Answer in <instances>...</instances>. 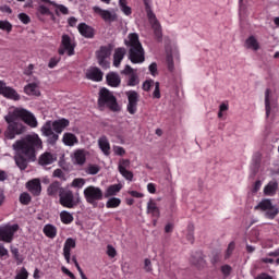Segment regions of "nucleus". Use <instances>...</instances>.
<instances>
[{
    "mask_svg": "<svg viewBox=\"0 0 279 279\" xmlns=\"http://www.w3.org/2000/svg\"><path fill=\"white\" fill-rule=\"evenodd\" d=\"M12 149L15 151L14 162L20 171H25L29 162H36V156L43 149V140L36 133L27 134L26 136L16 140L12 144Z\"/></svg>",
    "mask_w": 279,
    "mask_h": 279,
    "instance_id": "nucleus-1",
    "label": "nucleus"
},
{
    "mask_svg": "<svg viewBox=\"0 0 279 279\" xmlns=\"http://www.w3.org/2000/svg\"><path fill=\"white\" fill-rule=\"evenodd\" d=\"M124 45L129 48L128 58L132 64H143L145 62V49L137 33H130L124 39Z\"/></svg>",
    "mask_w": 279,
    "mask_h": 279,
    "instance_id": "nucleus-2",
    "label": "nucleus"
},
{
    "mask_svg": "<svg viewBox=\"0 0 279 279\" xmlns=\"http://www.w3.org/2000/svg\"><path fill=\"white\" fill-rule=\"evenodd\" d=\"M4 121L8 123L7 130L4 131V137L8 141H14L16 136H21V134L27 132V126L19 121V118L13 112L7 114Z\"/></svg>",
    "mask_w": 279,
    "mask_h": 279,
    "instance_id": "nucleus-3",
    "label": "nucleus"
},
{
    "mask_svg": "<svg viewBox=\"0 0 279 279\" xmlns=\"http://www.w3.org/2000/svg\"><path fill=\"white\" fill-rule=\"evenodd\" d=\"M98 108H108L111 112H119L121 107L117 101V97L108 88L102 87L98 94Z\"/></svg>",
    "mask_w": 279,
    "mask_h": 279,
    "instance_id": "nucleus-4",
    "label": "nucleus"
},
{
    "mask_svg": "<svg viewBox=\"0 0 279 279\" xmlns=\"http://www.w3.org/2000/svg\"><path fill=\"white\" fill-rule=\"evenodd\" d=\"M59 204L63 208H77L80 204H82V198L80 197V194L73 193V191L69 189L61 190L60 196H59Z\"/></svg>",
    "mask_w": 279,
    "mask_h": 279,
    "instance_id": "nucleus-5",
    "label": "nucleus"
},
{
    "mask_svg": "<svg viewBox=\"0 0 279 279\" xmlns=\"http://www.w3.org/2000/svg\"><path fill=\"white\" fill-rule=\"evenodd\" d=\"M145 5V12L147 19L154 29L155 38L160 41L162 40V28L160 27V22L156 17V13L151 10V0H143Z\"/></svg>",
    "mask_w": 279,
    "mask_h": 279,
    "instance_id": "nucleus-6",
    "label": "nucleus"
},
{
    "mask_svg": "<svg viewBox=\"0 0 279 279\" xmlns=\"http://www.w3.org/2000/svg\"><path fill=\"white\" fill-rule=\"evenodd\" d=\"M84 197L87 204L90 206L97 207V202H101L104 199L105 194L104 190L99 186L89 185L83 191Z\"/></svg>",
    "mask_w": 279,
    "mask_h": 279,
    "instance_id": "nucleus-7",
    "label": "nucleus"
},
{
    "mask_svg": "<svg viewBox=\"0 0 279 279\" xmlns=\"http://www.w3.org/2000/svg\"><path fill=\"white\" fill-rule=\"evenodd\" d=\"M112 49H114V45L108 44L107 46H101L96 51V58L101 69H110V61L108 59L112 56Z\"/></svg>",
    "mask_w": 279,
    "mask_h": 279,
    "instance_id": "nucleus-8",
    "label": "nucleus"
},
{
    "mask_svg": "<svg viewBox=\"0 0 279 279\" xmlns=\"http://www.w3.org/2000/svg\"><path fill=\"white\" fill-rule=\"evenodd\" d=\"M75 43H73V39H71V36H69L68 34H63L61 37V44L60 47L58 49V53L59 56H64V53H66V56L71 57V56H75Z\"/></svg>",
    "mask_w": 279,
    "mask_h": 279,
    "instance_id": "nucleus-9",
    "label": "nucleus"
},
{
    "mask_svg": "<svg viewBox=\"0 0 279 279\" xmlns=\"http://www.w3.org/2000/svg\"><path fill=\"white\" fill-rule=\"evenodd\" d=\"M15 118L21 119V121L25 122L29 128H38V120L34 113L27 111V109H15L13 111Z\"/></svg>",
    "mask_w": 279,
    "mask_h": 279,
    "instance_id": "nucleus-10",
    "label": "nucleus"
},
{
    "mask_svg": "<svg viewBox=\"0 0 279 279\" xmlns=\"http://www.w3.org/2000/svg\"><path fill=\"white\" fill-rule=\"evenodd\" d=\"M16 232H19V225L0 226V241H3V243H12Z\"/></svg>",
    "mask_w": 279,
    "mask_h": 279,
    "instance_id": "nucleus-11",
    "label": "nucleus"
},
{
    "mask_svg": "<svg viewBox=\"0 0 279 279\" xmlns=\"http://www.w3.org/2000/svg\"><path fill=\"white\" fill-rule=\"evenodd\" d=\"M41 134L47 137L48 145H56L60 138V135L53 132V123L51 121H47L41 126Z\"/></svg>",
    "mask_w": 279,
    "mask_h": 279,
    "instance_id": "nucleus-12",
    "label": "nucleus"
},
{
    "mask_svg": "<svg viewBox=\"0 0 279 279\" xmlns=\"http://www.w3.org/2000/svg\"><path fill=\"white\" fill-rule=\"evenodd\" d=\"M0 95L5 97V99H11L12 101H21V95L19 92L8 86L3 81H0Z\"/></svg>",
    "mask_w": 279,
    "mask_h": 279,
    "instance_id": "nucleus-13",
    "label": "nucleus"
},
{
    "mask_svg": "<svg viewBox=\"0 0 279 279\" xmlns=\"http://www.w3.org/2000/svg\"><path fill=\"white\" fill-rule=\"evenodd\" d=\"M125 95L129 101L126 106L129 114H136V110H138V94L136 90H129L125 93Z\"/></svg>",
    "mask_w": 279,
    "mask_h": 279,
    "instance_id": "nucleus-14",
    "label": "nucleus"
},
{
    "mask_svg": "<svg viewBox=\"0 0 279 279\" xmlns=\"http://www.w3.org/2000/svg\"><path fill=\"white\" fill-rule=\"evenodd\" d=\"M26 189L34 197H39L40 193H43V184L40 183V179H32L26 183Z\"/></svg>",
    "mask_w": 279,
    "mask_h": 279,
    "instance_id": "nucleus-15",
    "label": "nucleus"
},
{
    "mask_svg": "<svg viewBox=\"0 0 279 279\" xmlns=\"http://www.w3.org/2000/svg\"><path fill=\"white\" fill-rule=\"evenodd\" d=\"M85 77L92 82H101L104 80V72L99 68L93 66L86 71Z\"/></svg>",
    "mask_w": 279,
    "mask_h": 279,
    "instance_id": "nucleus-16",
    "label": "nucleus"
},
{
    "mask_svg": "<svg viewBox=\"0 0 279 279\" xmlns=\"http://www.w3.org/2000/svg\"><path fill=\"white\" fill-rule=\"evenodd\" d=\"M77 243L75 242V239L68 238L63 245V256L66 260V263H71V250H75Z\"/></svg>",
    "mask_w": 279,
    "mask_h": 279,
    "instance_id": "nucleus-17",
    "label": "nucleus"
},
{
    "mask_svg": "<svg viewBox=\"0 0 279 279\" xmlns=\"http://www.w3.org/2000/svg\"><path fill=\"white\" fill-rule=\"evenodd\" d=\"M78 34L83 36V38H89L93 39L95 38L96 31L93 26H89L86 23H80L77 26Z\"/></svg>",
    "mask_w": 279,
    "mask_h": 279,
    "instance_id": "nucleus-18",
    "label": "nucleus"
},
{
    "mask_svg": "<svg viewBox=\"0 0 279 279\" xmlns=\"http://www.w3.org/2000/svg\"><path fill=\"white\" fill-rule=\"evenodd\" d=\"M71 125V121L66 118H61L52 122V130L54 134H62L65 128Z\"/></svg>",
    "mask_w": 279,
    "mask_h": 279,
    "instance_id": "nucleus-19",
    "label": "nucleus"
},
{
    "mask_svg": "<svg viewBox=\"0 0 279 279\" xmlns=\"http://www.w3.org/2000/svg\"><path fill=\"white\" fill-rule=\"evenodd\" d=\"M64 191V187H62V184L59 181H54L50 183L47 187V195L49 197H60V193Z\"/></svg>",
    "mask_w": 279,
    "mask_h": 279,
    "instance_id": "nucleus-20",
    "label": "nucleus"
},
{
    "mask_svg": "<svg viewBox=\"0 0 279 279\" xmlns=\"http://www.w3.org/2000/svg\"><path fill=\"white\" fill-rule=\"evenodd\" d=\"M62 143L65 147H75L80 143L76 134L71 132H65L62 136Z\"/></svg>",
    "mask_w": 279,
    "mask_h": 279,
    "instance_id": "nucleus-21",
    "label": "nucleus"
},
{
    "mask_svg": "<svg viewBox=\"0 0 279 279\" xmlns=\"http://www.w3.org/2000/svg\"><path fill=\"white\" fill-rule=\"evenodd\" d=\"M125 53H128V50H125L124 47L116 48L113 53V66L116 68L121 66V62H123V58H125Z\"/></svg>",
    "mask_w": 279,
    "mask_h": 279,
    "instance_id": "nucleus-22",
    "label": "nucleus"
},
{
    "mask_svg": "<svg viewBox=\"0 0 279 279\" xmlns=\"http://www.w3.org/2000/svg\"><path fill=\"white\" fill-rule=\"evenodd\" d=\"M106 80L108 86H111L112 88H119V86H121V76L116 72H109L106 75Z\"/></svg>",
    "mask_w": 279,
    "mask_h": 279,
    "instance_id": "nucleus-23",
    "label": "nucleus"
},
{
    "mask_svg": "<svg viewBox=\"0 0 279 279\" xmlns=\"http://www.w3.org/2000/svg\"><path fill=\"white\" fill-rule=\"evenodd\" d=\"M121 189H123V185H121V183L109 185L106 192L104 193L105 198L108 199L110 197H114V195L121 193Z\"/></svg>",
    "mask_w": 279,
    "mask_h": 279,
    "instance_id": "nucleus-24",
    "label": "nucleus"
},
{
    "mask_svg": "<svg viewBox=\"0 0 279 279\" xmlns=\"http://www.w3.org/2000/svg\"><path fill=\"white\" fill-rule=\"evenodd\" d=\"M278 193V182L270 181L267 185L264 187V195L267 197H274Z\"/></svg>",
    "mask_w": 279,
    "mask_h": 279,
    "instance_id": "nucleus-25",
    "label": "nucleus"
},
{
    "mask_svg": "<svg viewBox=\"0 0 279 279\" xmlns=\"http://www.w3.org/2000/svg\"><path fill=\"white\" fill-rule=\"evenodd\" d=\"M147 214L151 215V217H155V219H158L160 217V208H158V205L154 199H150L147 203Z\"/></svg>",
    "mask_w": 279,
    "mask_h": 279,
    "instance_id": "nucleus-26",
    "label": "nucleus"
},
{
    "mask_svg": "<svg viewBox=\"0 0 279 279\" xmlns=\"http://www.w3.org/2000/svg\"><path fill=\"white\" fill-rule=\"evenodd\" d=\"M43 232L48 239H56L58 236V228L51 223H47L44 227Z\"/></svg>",
    "mask_w": 279,
    "mask_h": 279,
    "instance_id": "nucleus-27",
    "label": "nucleus"
},
{
    "mask_svg": "<svg viewBox=\"0 0 279 279\" xmlns=\"http://www.w3.org/2000/svg\"><path fill=\"white\" fill-rule=\"evenodd\" d=\"M25 95L40 97V90L38 89V84L29 83L24 87Z\"/></svg>",
    "mask_w": 279,
    "mask_h": 279,
    "instance_id": "nucleus-28",
    "label": "nucleus"
},
{
    "mask_svg": "<svg viewBox=\"0 0 279 279\" xmlns=\"http://www.w3.org/2000/svg\"><path fill=\"white\" fill-rule=\"evenodd\" d=\"M98 147H99V149H101V151H102V154H105V156H108L110 154V142L108 141V137L101 136L98 140Z\"/></svg>",
    "mask_w": 279,
    "mask_h": 279,
    "instance_id": "nucleus-29",
    "label": "nucleus"
},
{
    "mask_svg": "<svg viewBox=\"0 0 279 279\" xmlns=\"http://www.w3.org/2000/svg\"><path fill=\"white\" fill-rule=\"evenodd\" d=\"M94 12L96 14H99L104 21H114V17L112 16V13L108 10H104L99 7H94Z\"/></svg>",
    "mask_w": 279,
    "mask_h": 279,
    "instance_id": "nucleus-30",
    "label": "nucleus"
},
{
    "mask_svg": "<svg viewBox=\"0 0 279 279\" xmlns=\"http://www.w3.org/2000/svg\"><path fill=\"white\" fill-rule=\"evenodd\" d=\"M56 161V158H53V154L51 153H44L39 157V165L47 166V165H53Z\"/></svg>",
    "mask_w": 279,
    "mask_h": 279,
    "instance_id": "nucleus-31",
    "label": "nucleus"
},
{
    "mask_svg": "<svg viewBox=\"0 0 279 279\" xmlns=\"http://www.w3.org/2000/svg\"><path fill=\"white\" fill-rule=\"evenodd\" d=\"M50 5H53L54 14L57 16H60V14H63L64 16H66V14H69V8H66L64 4H59L54 1V2H50Z\"/></svg>",
    "mask_w": 279,
    "mask_h": 279,
    "instance_id": "nucleus-32",
    "label": "nucleus"
},
{
    "mask_svg": "<svg viewBox=\"0 0 279 279\" xmlns=\"http://www.w3.org/2000/svg\"><path fill=\"white\" fill-rule=\"evenodd\" d=\"M192 263L196 267H204L206 265V260L204 259V253L197 252L194 256H192Z\"/></svg>",
    "mask_w": 279,
    "mask_h": 279,
    "instance_id": "nucleus-33",
    "label": "nucleus"
},
{
    "mask_svg": "<svg viewBox=\"0 0 279 279\" xmlns=\"http://www.w3.org/2000/svg\"><path fill=\"white\" fill-rule=\"evenodd\" d=\"M271 95V89L267 88L265 92V110H266V119H269L271 114V100L269 96Z\"/></svg>",
    "mask_w": 279,
    "mask_h": 279,
    "instance_id": "nucleus-34",
    "label": "nucleus"
},
{
    "mask_svg": "<svg viewBox=\"0 0 279 279\" xmlns=\"http://www.w3.org/2000/svg\"><path fill=\"white\" fill-rule=\"evenodd\" d=\"M245 45L247 49H253V51H258V49H260V45L258 44V40L254 36H250L245 40Z\"/></svg>",
    "mask_w": 279,
    "mask_h": 279,
    "instance_id": "nucleus-35",
    "label": "nucleus"
},
{
    "mask_svg": "<svg viewBox=\"0 0 279 279\" xmlns=\"http://www.w3.org/2000/svg\"><path fill=\"white\" fill-rule=\"evenodd\" d=\"M274 204L271 203V199L264 198L262 199L257 206H255V210H263L266 213Z\"/></svg>",
    "mask_w": 279,
    "mask_h": 279,
    "instance_id": "nucleus-36",
    "label": "nucleus"
},
{
    "mask_svg": "<svg viewBox=\"0 0 279 279\" xmlns=\"http://www.w3.org/2000/svg\"><path fill=\"white\" fill-rule=\"evenodd\" d=\"M60 219H61V222L64 223V226H69L71 223H73V221H74L72 214L66 210H62L60 213Z\"/></svg>",
    "mask_w": 279,
    "mask_h": 279,
    "instance_id": "nucleus-37",
    "label": "nucleus"
},
{
    "mask_svg": "<svg viewBox=\"0 0 279 279\" xmlns=\"http://www.w3.org/2000/svg\"><path fill=\"white\" fill-rule=\"evenodd\" d=\"M74 160L76 162V165H84V162H86V154L84 153V150L78 149L74 153Z\"/></svg>",
    "mask_w": 279,
    "mask_h": 279,
    "instance_id": "nucleus-38",
    "label": "nucleus"
},
{
    "mask_svg": "<svg viewBox=\"0 0 279 279\" xmlns=\"http://www.w3.org/2000/svg\"><path fill=\"white\" fill-rule=\"evenodd\" d=\"M121 206V198L110 197L106 203V208H119Z\"/></svg>",
    "mask_w": 279,
    "mask_h": 279,
    "instance_id": "nucleus-39",
    "label": "nucleus"
},
{
    "mask_svg": "<svg viewBox=\"0 0 279 279\" xmlns=\"http://www.w3.org/2000/svg\"><path fill=\"white\" fill-rule=\"evenodd\" d=\"M119 7L125 16L132 14V8L128 5V0H119Z\"/></svg>",
    "mask_w": 279,
    "mask_h": 279,
    "instance_id": "nucleus-40",
    "label": "nucleus"
},
{
    "mask_svg": "<svg viewBox=\"0 0 279 279\" xmlns=\"http://www.w3.org/2000/svg\"><path fill=\"white\" fill-rule=\"evenodd\" d=\"M278 213H279L278 207H276V205H272L271 207L266 209L265 217L267 219H276V216L278 215Z\"/></svg>",
    "mask_w": 279,
    "mask_h": 279,
    "instance_id": "nucleus-41",
    "label": "nucleus"
},
{
    "mask_svg": "<svg viewBox=\"0 0 279 279\" xmlns=\"http://www.w3.org/2000/svg\"><path fill=\"white\" fill-rule=\"evenodd\" d=\"M20 203H21L23 206H29V204H32V196L29 195V193L23 192V193L20 195Z\"/></svg>",
    "mask_w": 279,
    "mask_h": 279,
    "instance_id": "nucleus-42",
    "label": "nucleus"
},
{
    "mask_svg": "<svg viewBox=\"0 0 279 279\" xmlns=\"http://www.w3.org/2000/svg\"><path fill=\"white\" fill-rule=\"evenodd\" d=\"M235 247H236V243H234V241L229 243L225 252V260H228L232 256V254H234Z\"/></svg>",
    "mask_w": 279,
    "mask_h": 279,
    "instance_id": "nucleus-43",
    "label": "nucleus"
},
{
    "mask_svg": "<svg viewBox=\"0 0 279 279\" xmlns=\"http://www.w3.org/2000/svg\"><path fill=\"white\" fill-rule=\"evenodd\" d=\"M11 254L13 255V258L16 260V265H23V255L19 252V248L14 247L11 248Z\"/></svg>",
    "mask_w": 279,
    "mask_h": 279,
    "instance_id": "nucleus-44",
    "label": "nucleus"
},
{
    "mask_svg": "<svg viewBox=\"0 0 279 279\" xmlns=\"http://www.w3.org/2000/svg\"><path fill=\"white\" fill-rule=\"evenodd\" d=\"M86 184V179L76 178L72 181L71 186L73 189H82Z\"/></svg>",
    "mask_w": 279,
    "mask_h": 279,
    "instance_id": "nucleus-45",
    "label": "nucleus"
},
{
    "mask_svg": "<svg viewBox=\"0 0 279 279\" xmlns=\"http://www.w3.org/2000/svg\"><path fill=\"white\" fill-rule=\"evenodd\" d=\"M195 227H193V225H189L187 226V234H186V239L187 241H190V243H193L195 241Z\"/></svg>",
    "mask_w": 279,
    "mask_h": 279,
    "instance_id": "nucleus-46",
    "label": "nucleus"
},
{
    "mask_svg": "<svg viewBox=\"0 0 279 279\" xmlns=\"http://www.w3.org/2000/svg\"><path fill=\"white\" fill-rule=\"evenodd\" d=\"M126 169H130V159H120L118 171H125Z\"/></svg>",
    "mask_w": 279,
    "mask_h": 279,
    "instance_id": "nucleus-47",
    "label": "nucleus"
},
{
    "mask_svg": "<svg viewBox=\"0 0 279 279\" xmlns=\"http://www.w3.org/2000/svg\"><path fill=\"white\" fill-rule=\"evenodd\" d=\"M0 29L10 34V32H12V23L8 21H0Z\"/></svg>",
    "mask_w": 279,
    "mask_h": 279,
    "instance_id": "nucleus-48",
    "label": "nucleus"
},
{
    "mask_svg": "<svg viewBox=\"0 0 279 279\" xmlns=\"http://www.w3.org/2000/svg\"><path fill=\"white\" fill-rule=\"evenodd\" d=\"M138 84V75H136V72L129 75L128 86H137Z\"/></svg>",
    "mask_w": 279,
    "mask_h": 279,
    "instance_id": "nucleus-49",
    "label": "nucleus"
},
{
    "mask_svg": "<svg viewBox=\"0 0 279 279\" xmlns=\"http://www.w3.org/2000/svg\"><path fill=\"white\" fill-rule=\"evenodd\" d=\"M86 173H88V175H97L99 173V166L89 165L86 169Z\"/></svg>",
    "mask_w": 279,
    "mask_h": 279,
    "instance_id": "nucleus-50",
    "label": "nucleus"
},
{
    "mask_svg": "<svg viewBox=\"0 0 279 279\" xmlns=\"http://www.w3.org/2000/svg\"><path fill=\"white\" fill-rule=\"evenodd\" d=\"M60 60H62L61 57L50 58V60L48 62V69H56V66H58V64H60Z\"/></svg>",
    "mask_w": 279,
    "mask_h": 279,
    "instance_id": "nucleus-51",
    "label": "nucleus"
},
{
    "mask_svg": "<svg viewBox=\"0 0 279 279\" xmlns=\"http://www.w3.org/2000/svg\"><path fill=\"white\" fill-rule=\"evenodd\" d=\"M17 19H20L21 23H23L24 25H29V23H32V19L29 17V15H27V13H20L17 15Z\"/></svg>",
    "mask_w": 279,
    "mask_h": 279,
    "instance_id": "nucleus-52",
    "label": "nucleus"
},
{
    "mask_svg": "<svg viewBox=\"0 0 279 279\" xmlns=\"http://www.w3.org/2000/svg\"><path fill=\"white\" fill-rule=\"evenodd\" d=\"M119 173L122 174V178H125V180H129L130 182H132V180H134V173H132V171L130 170H120Z\"/></svg>",
    "mask_w": 279,
    "mask_h": 279,
    "instance_id": "nucleus-53",
    "label": "nucleus"
},
{
    "mask_svg": "<svg viewBox=\"0 0 279 279\" xmlns=\"http://www.w3.org/2000/svg\"><path fill=\"white\" fill-rule=\"evenodd\" d=\"M37 12L43 16H51V11L45 5H39Z\"/></svg>",
    "mask_w": 279,
    "mask_h": 279,
    "instance_id": "nucleus-54",
    "label": "nucleus"
},
{
    "mask_svg": "<svg viewBox=\"0 0 279 279\" xmlns=\"http://www.w3.org/2000/svg\"><path fill=\"white\" fill-rule=\"evenodd\" d=\"M29 278V272L25 267L21 268L20 272L15 276V279H27Z\"/></svg>",
    "mask_w": 279,
    "mask_h": 279,
    "instance_id": "nucleus-55",
    "label": "nucleus"
},
{
    "mask_svg": "<svg viewBox=\"0 0 279 279\" xmlns=\"http://www.w3.org/2000/svg\"><path fill=\"white\" fill-rule=\"evenodd\" d=\"M221 274H223L226 277L230 276V274H232V266L226 264L222 265L220 268Z\"/></svg>",
    "mask_w": 279,
    "mask_h": 279,
    "instance_id": "nucleus-56",
    "label": "nucleus"
},
{
    "mask_svg": "<svg viewBox=\"0 0 279 279\" xmlns=\"http://www.w3.org/2000/svg\"><path fill=\"white\" fill-rule=\"evenodd\" d=\"M211 263H213L214 265H217V263H221V253H219V252H214V253L211 254Z\"/></svg>",
    "mask_w": 279,
    "mask_h": 279,
    "instance_id": "nucleus-57",
    "label": "nucleus"
},
{
    "mask_svg": "<svg viewBox=\"0 0 279 279\" xmlns=\"http://www.w3.org/2000/svg\"><path fill=\"white\" fill-rule=\"evenodd\" d=\"M107 255L109 256V258H114V256H117V248L109 244L107 246Z\"/></svg>",
    "mask_w": 279,
    "mask_h": 279,
    "instance_id": "nucleus-58",
    "label": "nucleus"
},
{
    "mask_svg": "<svg viewBox=\"0 0 279 279\" xmlns=\"http://www.w3.org/2000/svg\"><path fill=\"white\" fill-rule=\"evenodd\" d=\"M154 99H160V83L155 84V90L153 93Z\"/></svg>",
    "mask_w": 279,
    "mask_h": 279,
    "instance_id": "nucleus-59",
    "label": "nucleus"
},
{
    "mask_svg": "<svg viewBox=\"0 0 279 279\" xmlns=\"http://www.w3.org/2000/svg\"><path fill=\"white\" fill-rule=\"evenodd\" d=\"M135 72L130 65H125L121 71V75H133Z\"/></svg>",
    "mask_w": 279,
    "mask_h": 279,
    "instance_id": "nucleus-60",
    "label": "nucleus"
},
{
    "mask_svg": "<svg viewBox=\"0 0 279 279\" xmlns=\"http://www.w3.org/2000/svg\"><path fill=\"white\" fill-rule=\"evenodd\" d=\"M154 84V81H145L143 83V90H145L146 93L149 92L151 89V86Z\"/></svg>",
    "mask_w": 279,
    "mask_h": 279,
    "instance_id": "nucleus-61",
    "label": "nucleus"
},
{
    "mask_svg": "<svg viewBox=\"0 0 279 279\" xmlns=\"http://www.w3.org/2000/svg\"><path fill=\"white\" fill-rule=\"evenodd\" d=\"M148 69L150 74L156 76V73H158V64H156V62H153Z\"/></svg>",
    "mask_w": 279,
    "mask_h": 279,
    "instance_id": "nucleus-62",
    "label": "nucleus"
},
{
    "mask_svg": "<svg viewBox=\"0 0 279 279\" xmlns=\"http://www.w3.org/2000/svg\"><path fill=\"white\" fill-rule=\"evenodd\" d=\"M144 269H145V271H147V272H149V271L153 270V268H151V260H150L149 258H146V259L144 260Z\"/></svg>",
    "mask_w": 279,
    "mask_h": 279,
    "instance_id": "nucleus-63",
    "label": "nucleus"
},
{
    "mask_svg": "<svg viewBox=\"0 0 279 279\" xmlns=\"http://www.w3.org/2000/svg\"><path fill=\"white\" fill-rule=\"evenodd\" d=\"M34 74V64H28L26 69H24V75H33Z\"/></svg>",
    "mask_w": 279,
    "mask_h": 279,
    "instance_id": "nucleus-64",
    "label": "nucleus"
}]
</instances>
